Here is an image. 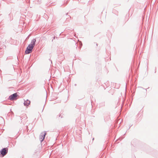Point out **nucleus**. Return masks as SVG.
<instances>
[{
	"label": "nucleus",
	"instance_id": "obj_10",
	"mask_svg": "<svg viewBox=\"0 0 158 158\" xmlns=\"http://www.w3.org/2000/svg\"><path fill=\"white\" fill-rule=\"evenodd\" d=\"M69 16V17L67 18L66 19H68L69 18H71V17L70 16Z\"/></svg>",
	"mask_w": 158,
	"mask_h": 158
},
{
	"label": "nucleus",
	"instance_id": "obj_19",
	"mask_svg": "<svg viewBox=\"0 0 158 158\" xmlns=\"http://www.w3.org/2000/svg\"><path fill=\"white\" fill-rule=\"evenodd\" d=\"M67 2H66V4H67Z\"/></svg>",
	"mask_w": 158,
	"mask_h": 158
},
{
	"label": "nucleus",
	"instance_id": "obj_20",
	"mask_svg": "<svg viewBox=\"0 0 158 158\" xmlns=\"http://www.w3.org/2000/svg\"><path fill=\"white\" fill-rule=\"evenodd\" d=\"M145 90H146V91H147V89H145Z\"/></svg>",
	"mask_w": 158,
	"mask_h": 158
},
{
	"label": "nucleus",
	"instance_id": "obj_16",
	"mask_svg": "<svg viewBox=\"0 0 158 158\" xmlns=\"http://www.w3.org/2000/svg\"><path fill=\"white\" fill-rule=\"evenodd\" d=\"M155 69L156 70V69ZM156 71H155V73H156Z\"/></svg>",
	"mask_w": 158,
	"mask_h": 158
},
{
	"label": "nucleus",
	"instance_id": "obj_13",
	"mask_svg": "<svg viewBox=\"0 0 158 158\" xmlns=\"http://www.w3.org/2000/svg\"><path fill=\"white\" fill-rule=\"evenodd\" d=\"M102 104L103 106H105V102H103L102 103Z\"/></svg>",
	"mask_w": 158,
	"mask_h": 158
},
{
	"label": "nucleus",
	"instance_id": "obj_12",
	"mask_svg": "<svg viewBox=\"0 0 158 158\" xmlns=\"http://www.w3.org/2000/svg\"><path fill=\"white\" fill-rule=\"evenodd\" d=\"M75 45H76V48H77V46L78 45V44L77 43H76Z\"/></svg>",
	"mask_w": 158,
	"mask_h": 158
},
{
	"label": "nucleus",
	"instance_id": "obj_3",
	"mask_svg": "<svg viewBox=\"0 0 158 158\" xmlns=\"http://www.w3.org/2000/svg\"><path fill=\"white\" fill-rule=\"evenodd\" d=\"M18 96L17 93H14L10 96L9 97V99L11 101L16 100L17 99V97Z\"/></svg>",
	"mask_w": 158,
	"mask_h": 158
},
{
	"label": "nucleus",
	"instance_id": "obj_9",
	"mask_svg": "<svg viewBox=\"0 0 158 158\" xmlns=\"http://www.w3.org/2000/svg\"><path fill=\"white\" fill-rule=\"evenodd\" d=\"M30 36V35H29L27 37V38H26V40H27V39H28L29 38V37Z\"/></svg>",
	"mask_w": 158,
	"mask_h": 158
},
{
	"label": "nucleus",
	"instance_id": "obj_1",
	"mask_svg": "<svg viewBox=\"0 0 158 158\" xmlns=\"http://www.w3.org/2000/svg\"><path fill=\"white\" fill-rule=\"evenodd\" d=\"M31 44H29L27 47L25 51V54H29L32 52V50L34 47L31 45Z\"/></svg>",
	"mask_w": 158,
	"mask_h": 158
},
{
	"label": "nucleus",
	"instance_id": "obj_4",
	"mask_svg": "<svg viewBox=\"0 0 158 158\" xmlns=\"http://www.w3.org/2000/svg\"><path fill=\"white\" fill-rule=\"evenodd\" d=\"M46 134V131L42 132L40 135V139L41 142H42L44 140Z\"/></svg>",
	"mask_w": 158,
	"mask_h": 158
},
{
	"label": "nucleus",
	"instance_id": "obj_5",
	"mask_svg": "<svg viewBox=\"0 0 158 158\" xmlns=\"http://www.w3.org/2000/svg\"><path fill=\"white\" fill-rule=\"evenodd\" d=\"M30 101L27 99L26 100H24L23 104L25 106H28L30 104Z\"/></svg>",
	"mask_w": 158,
	"mask_h": 158
},
{
	"label": "nucleus",
	"instance_id": "obj_17",
	"mask_svg": "<svg viewBox=\"0 0 158 158\" xmlns=\"http://www.w3.org/2000/svg\"><path fill=\"white\" fill-rule=\"evenodd\" d=\"M68 13H67L66 14V15H67Z\"/></svg>",
	"mask_w": 158,
	"mask_h": 158
},
{
	"label": "nucleus",
	"instance_id": "obj_8",
	"mask_svg": "<svg viewBox=\"0 0 158 158\" xmlns=\"http://www.w3.org/2000/svg\"><path fill=\"white\" fill-rule=\"evenodd\" d=\"M82 45V44L81 42L80 44V49Z\"/></svg>",
	"mask_w": 158,
	"mask_h": 158
},
{
	"label": "nucleus",
	"instance_id": "obj_15",
	"mask_svg": "<svg viewBox=\"0 0 158 158\" xmlns=\"http://www.w3.org/2000/svg\"><path fill=\"white\" fill-rule=\"evenodd\" d=\"M55 37L54 36L53 37V39H55Z\"/></svg>",
	"mask_w": 158,
	"mask_h": 158
},
{
	"label": "nucleus",
	"instance_id": "obj_18",
	"mask_svg": "<svg viewBox=\"0 0 158 158\" xmlns=\"http://www.w3.org/2000/svg\"><path fill=\"white\" fill-rule=\"evenodd\" d=\"M97 46H98V44H96Z\"/></svg>",
	"mask_w": 158,
	"mask_h": 158
},
{
	"label": "nucleus",
	"instance_id": "obj_7",
	"mask_svg": "<svg viewBox=\"0 0 158 158\" xmlns=\"http://www.w3.org/2000/svg\"><path fill=\"white\" fill-rule=\"evenodd\" d=\"M39 153V152L38 151L37 149H36L34 151L33 155L35 156H38Z\"/></svg>",
	"mask_w": 158,
	"mask_h": 158
},
{
	"label": "nucleus",
	"instance_id": "obj_11",
	"mask_svg": "<svg viewBox=\"0 0 158 158\" xmlns=\"http://www.w3.org/2000/svg\"><path fill=\"white\" fill-rule=\"evenodd\" d=\"M23 117H24V118L26 117V114H24L23 116Z\"/></svg>",
	"mask_w": 158,
	"mask_h": 158
},
{
	"label": "nucleus",
	"instance_id": "obj_14",
	"mask_svg": "<svg viewBox=\"0 0 158 158\" xmlns=\"http://www.w3.org/2000/svg\"><path fill=\"white\" fill-rule=\"evenodd\" d=\"M19 117L21 119V120H22V119H21V118L22 117Z\"/></svg>",
	"mask_w": 158,
	"mask_h": 158
},
{
	"label": "nucleus",
	"instance_id": "obj_6",
	"mask_svg": "<svg viewBox=\"0 0 158 158\" xmlns=\"http://www.w3.org/2000/svg\"><path fill=\"white\" fill-rule=\"evenodd\" d=\"M36 41V39H34L32 40H31V43L29 44H31V45L33 46L34 47Z\"/></svg>",
	"mask_w": 158,
	"mask_h": 158
},
{
	"label": "nucleus",
	"instance_id": "obj_2",
	"mask_svg": "<svg viewBox=\"0 0 158 158\" xmlns=\"http://www.w3.org/2000/svg\"><path fill=\"white\" fill-rule=\"evenodd\" d=\"M8 149L7 148H5L2 149L0 151V155L2 157L4 156L8 152Z\"/></svg>",
	"mask_w": 158,
	"mask_h": 158
}]
</instances>
